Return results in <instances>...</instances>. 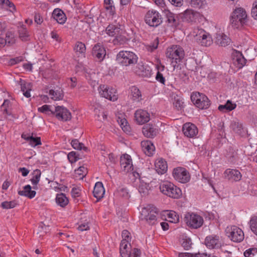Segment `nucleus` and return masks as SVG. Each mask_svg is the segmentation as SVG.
I'll list each match as a JSON object with an SVG mask.
<instances>
[{
	"label": "nucleus",
	"mask_w": 257,
	"mask_h": 257,
	"mask_svg": "<svg viewBox=\"0 0 257 257\" xmlns=\"http://www.w3.org/2000/svg\"><path fill=\"white\" fill-rule=\"evenodd\" d=\"M119 30L120 29L117 26L113 24H110L106 27L105 32L108 36L113 37L118 35Z\"/></svg>",
	"instance_id": "c9c22d12"
},
{
	"label": "nucleus",
	"mask_w": 257,
	"mask_h": 257,
	"mask_svg": "<svg viewBox=\"0 0 257 257\" xmlns=\"http://www.w3.org/2000/svg\"><path fill=\"white\" fill-rule=\"evenodd\" d=\"M93 193L94 196L97 199L103 197L105 193V190L102 182H97L95 183Z\"/></svg>",
	"instance_id": "cd10ccee"
},
{
	"label": "nucleus",
	"mask_w": 257,
	"mask_h": 257,
	"mask_svg": "<svg viewBox=\"0 0 257 257\" xmlns=\"http://www.w3.org/2000/svg\"><path fill=\"white\" fill-rule=\"evenodd\" d=\"M10 104V101L8 99H5L1 106V109L3 111V113L6 115L9 114L8 111V108Z\"/></svg>",
	"instance_id": "680f3d73"
},
{
	"label": "nucleus",
	"mask_w": 257,
	"mask_h": 257,
	"mask_svg": "<svg viewBox=\"0 0 257 257\" xmlns=\"http://www.w3.org/2000/svg\"><path fill=\"white\" fill-rule=\"evenodd\" d=\"M56 203L60 206L64 207L68 203V199L63 193L57 194L56 198Z\"/></svg>",
	"instance_id": "58836bf2"
},
{
	"label": "nucleus",
	"mask_w": 257,
	"mask_h": 257,
	"mask_svg": "<svg viewBox=\"0 0 257 257\" xmlns=\"http://www.w3.org/2000/svg\"><path fill=\"white\" fill-rule=\"evenodd\" d=\"M183 102L178 98H175L173 105L177 110H181L183 107Z\"/></svg>",
	"instance_id": "0e129e2a"
},
{
	"label": "nucleus",
	"mask_w": 257,
	"mask_h": 257,
	"mask_svg": "<svg viewBox=\"0 0 257 257\" xmlns=\"http://www.w3.org/2000/svg\"><path fill=\"white\" fill-rule=\"evenodd\" d=\"M149 184L140 180L138 191L142 195H146L149 191Z\"/></svg>",
	"instance_id": "de8ad7c7"
},
{
	"label": "nucleus",
	"mask_w": 257,
	"mask_h": 257,
	"mask_svg": "<svg viewBox=\"0 0 257 257\" xmlns=\"http://www.w3.org/2000/svg\"><path fill=\"white\" fill-rule=\"evenodd\" d=\"M67 158L71 163L76 162L79 159L76 153L73 151L70 152L68 154Z\"/></svg>",
	"instance_id": "13d9d810"
},
{
	"label": "nucleus",
	"mask_w": 257,
	"mask_h": 257,
	"mask_svg": "<svg viewBox=\"0 0 257 257\" xmlns=\"http://www.w3.org/2000/svg\"><path fill=\"white\" fill-rule=\"evenodd\" d=\"M50 105L45 104L38 108V111L46 114H52V110L50 108Z\"/></svg>",
	"instance_id": "052dcab7"
},
{
	"label": "nucleus",
	"mask_w": 257,
	"mask_h": 257,
	"mask_svg": "<svg viewBox=\"0 0 257 257\" xmlns=\"http://www.w3.org/2000/svg\"><path fill=\"white\" fill-rule=\"evenodd\" d=\"M92 54L98 61H101L103 60L106 55L105 48L100 43H97L92 48Z\"/></svg>",
	"instance_id": "f3484780"
},
{
	"label": "nucleus",
	"mask_w": 257,
	"mask_h": 257,
	"mask_svg": "<svg viewBox=\"0 0 257 257\" xmlns=\"http://www.w3.org/2000/svg\"><path fill=\"white\" fill-rule=\"evenodd\" d=\"M249 224L251 231L257 236V216H253L250 218Z\"/></svg>",
	"instance_id": "a18cd8bd"
},
{
	"label": "nucleus",
	"mask_w": 257,
	"mask_h": 257,
	"mask_svg": "<svg viewBox=\"0 0 257 257\" xmlns=\"http://www.w3.org/2000/svg\"><path fill=\"white\" fill-rule=\"evenodd\" d=\"M20 85L21 89L23 92V95L27 98L31 96L30 91L32 89V85L30 83L26 82L25 81L20 79Z\"/></svg>",
	"instance_id": "473e14b6"
},
{
	"label": "nucleus",
	"mask_w": 257,
	"mask_h": 257,
	"mask_svg": "<svg viewBox=\"0 0 257 257\" xmlns=\"http://www.w3.org/2000/svg\"><path fill=\"white\" fill-rule=\"evenodd\" d=\"M77 229L81 231H86L90 229L89 221L87 220L84 222L80 221Z\"/></svg>",
	"instance_id": "6e6d98bb"
},
{
	"label": "nucleus",
	"mask_w": 257,
	"mask_h": 257,
	"mask_svg": "<svg viewBox=\"0 0 257 257\" xmlns=\"http://www.w3.org/2000/svg\"><path fill=\"white\" fill-rule=\"evenodd\" d=\"M5 40H7V44L11 45L15 43V39L14 34L13 32L8 31L6 34Z\"/></svg>",
	"instance_id": "603ef678"
},
{
	"label": "nucleus",
	"mask_w": 257,
	"mask_h": 257,
	"mask_svg": "<svg viewBox=\"0 0 257 257\" xmlns=\"http://www.w3.org/2000/svg\"><path fill=\"white\" fill-rule=\"evenodd\" d=\"M246 61L240 52L235 51L233 53L232 63L238 69L242 68L245 65Z\"/></svg>",
	"instance_id": "a211bd4d"
},
{
	"label": "nucleus",
	"mask_w": 257,
	"mask_h": 257,
	"mask_svg": "<svg viewBox=\"0 0 257 257\" xmlns=\"http://www.w3.org/2000/svg\"><path fill=\"white\" fill-rule=\"evenodd\" d=\"M130 91L131 98L134 101L139 102L143 100L142 92L137 86H132Z\"/></svg>",
	"instance_id": "7c9ffc66"
},
{
	"label": "nucleus",
	"mask_w": 257,
	"mask_h": 257,
	"mask_svg": "<svg viewBox=\"0 0 257 257\" xmlns=\"http://www.w3.org/2000/svg\"><path fill=\"white\" fill-rule=\"evenodd\" d=\"M87 169L84 166H81L75 170V177L82 179L87 174Z\"/></svg>",
	"instance_id": "ea45409f"
},
{
	"label": "nucleus",
	"mask_w": 257,
	"mask_h": 257,
	"mask_svg": "<svg viewBox=\"0 0 257 257\" xmlns=\"http://www.w3.org/2000/svg\"><path fill=\"white\" fill-rule=\"evenodd\" d=\"M17 205V203L15 201H4L1 204V207L3 209H8L13 208Z\"/></svg>",
	"instance_id": "5fc2aeb1"
},
{
	"label": "nucleus",
	"mask_w": 257,
	"mask_h": 257,
	"mask_svg": "<svg viewBox=\"0 0 257 257\" xmlns=\"http://www.w3.org/2000/svg\"><path fill=\"white\" fill-rule=\"evenodd\" d=\"M191 99L196 107L201 109H207L210 104L208 97L198 92H193L191 95Z\"/></svg>",
	"instance_id": "0eeeda50"
},
{
	"label": "nucleus",
	"mask_w": 257,
	"mask_h": 257,
	"mask_svg": "<svg viewBox=\"0 0 257 257\" xmlns=\"http://www.w3.org/2000/svg\"><path fill=\"white\" fill-rule=\"evenodd\" d=\"M141 144L142 151L146 155L151 156L153 155L155 148L153 144L150 141H143Z\"/></svg>",
	"instance_id": "bb28decb"
},
{
	"label": "nucleus",
	"mask_w": 257,
	"mask_h": 257,
	"mask_svg": "<svg viewBox=\"0 0 257 257\" xmlns=\"http://www.w3.org/2000/svg\"><path fill=\"white\" fill-rule=\"evenodd\" d=\"M142 132L145 137L153 138L158 134L159 129L155 125L149 123L143 126Z\"/></svg>",
	"instance_id": "6ab92c4d"
},
{
	"label": "nucleus",
	"mask_w": 257,
	"mask_h": 257,
	"mask_svg": "<svg viewBox=\"0 0 257 257\" xmlns=\"http://www.w3.org/2000/svg\"><path fill=\"white\" fill-rule=\"evenodd\" d=\"M125 116L124 113H119L116 114V119L122 130L126 133H128L131 132V127Z\"/></svg>",
	"instance_id": "393cba45"
},
{
	"label": "nucleus",
	"mask_w": 257,
	"mask_h": 257,
	"mask_svg": "<svg viewBox=\"0 0 257 257\" xmlns=\"http://www.w3.org/2000/svg\"><path fill=\"white\" fill-rule=\"evenodd\" d=\"M205 244L209 248H217L221 246V241L219 236L210 235L206 237Z\"/></svg>",
	"instance_id": "4468645a"
},
{
	"label": "nucleus",
	"mask_w": 257,
	"mask_h": 257,
	"mask_svg": "<svg viewBox=\"0 0 257 257\" xmlns=\"http://www.w3.org/2000/svg\"><path fill=\"white\" fill-rule=\"evenodd\" d=\"M32 187L30 185H27L23 187V190L18 192L19 195L27 197L30 199L33 198L36 192L34 190H32Z\"/></svg>",
	"instance_id": "2f4dec72"
},
{
	"label": "nucleus",
	"mask_w": 257,
	"mask_h": 257,
	"mask_svg": "<svg viewBox=\"0 0 257 257\" xmlns=\"http://www.w3.org/2000/svg\"><path fill=\"white\" fill-rule=\"evenodd\" d=\"M230 128L235 133L240 134L242 129V125L237 120H233L230 125Z\"/></svg>",
	"instance_id": "79ce46f5"
},
{
	"label": "nucleus",
	"mask_w": 257,
	"mask_h": 257,
	"mask_svg": "<svg viewBox=\"0 0 257 257\" xmlns=\"http://www.w3.org/2000/svg\"><path fill=\"white\" fill-rule=\"evenodd\" d=\"M172 176L176 181L181 183H186L190 180L189 172L182 167L175 168L172 171Z\"/></svg>",
	"instance_id": "9d476101"
},
{
	"label": "nucleus",
	"mask_w": 257,
	"mask_h": 257,
	"mask_svg": "<svg viewBox=\"0 0 257 257\" xmlns=\"http://www.w3.org/2000/svg\"><path fill=\"white\" fill-rule=\"evenodd\" d=\"M225 179L232 181H238L242 177L240 172L236 169H227L224 172Z\"/></svg>",
	"instance_id": "aec40b11"
},
{
	"label": "nucleus",
	"mask_w": 257,
	"mask_h": 257,
	"mask_svg": "<svg viewBox=\"0 0 257 257\" xmlns=\"http://www.w3.org/2000/svg\"><path fill=\"white\" fill-rule=\"evenodd\" d=\"M81 195V189L79 187H73L71 190V195L73 198H77Z\"/></svg>",
	"instance_id": "338daca9"
},
{
	"label": "nucleus",
	"mask_w": 257,
	"mask_h": 257,
	"mask_svg": "<svg viewBox=\"0 0 257 257\" xmlns=\"http://www.w3.org/2000/svg\"><path fill=\"white\" fill-rule=\"evenodd\" d=\"M190 4L195 8L203 9L206 5V2L205 0H191Z\"/></svg>",
	"instance_id": "49530a36"
},
{
	"label": "nucleus",
	"mask_w": 257,
	"mask_h": 257,
	"mask_svg": "<svg viewBox=\"0 0 257 257\" xmlns=\"http://www.w3.org/2000/svg\"><path fill=\"white\" fill-rule=\"evenodd\" d=\"M116 193L122 197L127 198L128 197V193L126 188L123 187H119L116 192Z\"/></svg>",
	"instance_id": "4d7b16f0"
},
{
	"label": "nucleus",
	"mask_w": 257,
	"mask_h": 257,
	"mask_svg": "<svg viewBox=\"0 0 257 257\" xmlns=\"http://www.w3.org/2000/svg\"><path fill=\"white\" fill-rule=\"evenodd\" d=\"M52 17L59 24H63L66 20V17L64 12L60 9H55L52 13Z\"/></svg>",
	"instance_id": "c85d7f7f"
},
{
	"label": "nucleus",
	"mask_w": 257,
	"mask_h": 257,
	"mask_svg": "<svg viewBox=\"0 0 257 257\" xmlns=\"http://www.w3.org/2000/svg\"><path fill=\"white\" fill-rule=\"evenodd\" d=\"M71 144L72 147L75 150H83L85 152H87L88 150L87 148L85 147L83 144L80 143L77 139H74L72 140Z\"/></svg>",
	"instance_id": "c03bdc74"
},
{
	"label": "nucleus",
	"mask_w": 257,
	"mask_h": 257,
	"mask_svg": "<svg viewBox=\"0 0 257 257\" xmlns=\"http://www.w3.org/2000/svg\"><path fill=\"white\" fill-rule=\"evenodd\" d=\"M184 221L188 227L197 229L202 226L204 220L202 216L196 213L188 212L185 215Z\"/></svg>",
	"instance_id": "423d86ee"
},
{
	"label": "nucleus",
	"mask_w": 257,
	"mask_h": 257,
	"mask_svg": "<svg viewBox=\"0 0 257 257\" xmlns=\"http://www.w3.org/2000/svg\"><path fill=\"white\" fill-rule=\"evenodd\" d=\"M19 37L23 41L30 40V35L26 27L23 25L19 29Z\"/></svg>",
	"instance_id": "4c0bfd02"
},
{
	"label": "nucleus",
	"mask_w": 257,
	"mask_h": 257,
	"mask_svg": "<svg viewBox=\"0 0 257 257\" xmlns=\"http://www.w3.org/2000/svg\"><path fill=\"white\" fill-rule=\"evenodd\" d=\"M159 188L163 194L173 199H179L182 195L181 190L170 181L161 182Z\"/></svg>",
	"instance_id": "7ed1b4c3"
},
{
	"label": "nucleus",
	"mask_w": 257,
	"mask_h": 257,
	"mask_svg": "<svg viewBox=\"0 0 257 257\" xmlns=\"http://www.w3.org/2000/svg\"><path fill=\"white\" fill-rule=\"evenodd\" d=\"M4 6L7 7L9 8V11L14 13L16 11V7L13 3L10 1L9 0H1V3Z\"/></svg>",
	"instance_id": "864d4df0"
},
{
	"label": "nucleus",
	"mask_w": 257,
	"mask_h": 257,
	"mask_svg": "<svg viewBox=\"0 0 257 257\" xmlns=\"http://www.w3.org/2000/svg\"><path fill=\"white\" fill-rule=\"evenodd\" d=\"M52 114H54L58 120L63 121L69 120L71 118L70 112L63 106H56L55 111H52Z\"/></svg>",
	"instance_id": "f8f14e48"
},
{
	"label": "nucleus",
	"mask_w": 257,
	"mask_h": 257,
	"mask_svg": "<svg viewBox=\"0 0 257 257\" xmlns=\"http://www.w3.org/2000/svg\"><path fill=\"white\" fill-rule=\"evenodd\" d=\"M135 119L138 124H143L150 120V115L147 110L139 109L135 113Z\"/></svg>",
	"instance_id": "ddd939ff"
},
{
	"label": "nucleus",
	"mask_w": 257,
	"mask_h": 257,
	"mask_svg": "<svg viewBox=\"0 0 257 257\" xmlns=\"http://www.w3.org/2000/svg\"><path fill=\"white\" fill-rule=\"evenodd\" d=\"M166 54L167 57L170 59L174 68H175L184 58L185 53L180 46L172 45L167 49Z\"/></svg>",
	"instance_id": "f03ea898"
},
{
	"label": "nucleus",
	"mask_w": 257,
	"mask_h": 257,
	"mask_svg": "<svg viewBox=\"0 0 257 257\" xmlns=\"http://www.w3.org/2000/svg\"><path fill=\"white\" fill-rule=\"evenodd\" d=\"M131 245L128 240L122 239L119 246V252L121 257H130Z\"/></svg>",
	"instance_id": "5701e85b"
},
{
	"label": "nucleus",
	"mask_w": 257,
	"mask_h": 257,
	"mask_svg": "<svg viewBox=\"0 0 257 257\" xmlns=\"http://www.w3.org/2000/svg\"><path fill=\"white\" fill-rule=\"evenodd\" d=\"M236 104L234 103H232L230 100H227L226 103L224 105H220L218 106V109L223 112H226L230 111L235 108Z\"/></svg>",
	"instance_id": "f704fd0d"
},
{
	"label": "nucleus",
	"mask_w": 257,
	"mask_h": 257,
	"mask_svg": "<svg viewBox=\"0 0 257 257\" xmlns=\"http://www.w3.org/2000/svg\"><path fill=\"white\" fill-rule=\"evenodd\" d=\"M226 235L233 241L240 242L244 239V233L238 227L232 225L227 226L225 229Z\"/></svg>",
	"instance_id": "6e6552de"
},
{
	"label": "nucleus",
	"mask_w": 257,
	"mask_h": 257,
	"mask_svg": "<svg viewBox=\"0 0 257 257\" xmlns=\"http://www.w3.org/2000/svg\"><path fill=\"white\" fill-rule=\"evenodd\" d=\"M138 56L133 52L121 51L116 56L117 63L124 66H128L137 63Z\"/></svg>",
	"instance_id": "39448f33"
},
{
	"label": "nucleus",
	"mask_w": 257,
	"mask_h": 257,
	"mask_svg": "<svg viewBox=\"0 0 257 257\" xmlns=\"http://www.w3.org/2000/svg\"><path fill=\"white\" fill-rule=\"evenodd\" d=\"M198 35L200 36L201 39H199L201 45L203 46H209L212 43V39L208 33L205 32L202 29H198ZM198 34H196V36Z\"/></svg>",
	"instance_id": "a878e982"
},
{
	"label": "nucleus",
	"mask_w": 257,
	"mask_h": 257,
	"mask_svg": "<svg viewBox=\"0 0 257 257\" xmlns=\"http://www.w3.org/2000/svg\"><path fill=\"white\" fill-rule=\"evenodd\" d=\"M192 244L191 240L190 238H184L182 240V245L186 250H188L190 248Z\"/></svg>",
	"instance_id": "e2e57ef3"
},
{
	"label": "nucleus",
	"mask_w": 257,
	"mask_h": 257,
	"mask_svg": "<svg viewBox=\"0 0 257 257\" xmlns=\"http://www.w3.org/2000/svg\"><path fill=\"white\" fill-rule=\"evenodd\" d=\"M100 96L110 101H114L118 98L116 90L105 85H100L98 88Z\"/></svg>",
	"instance_id": "9b49d317"
},
{
	"label": "nucleus",
	"mask_w": 257,
	"mask_h": 257,
	"mask_svg": "<svg viewBox=\"0 0 257 257\" xmlns=\"http://www.w3.org/2000/svg\"><path fill=\"white\" fill-rule=\"evenodd\" d=\"M125 38L121 36H116L115 38L113 40V43L114 45H121L124 43Z\"/></svg>",
	"instance_id": "69168bd1"
},
{
	"label": "nucleus",
	"mask_w": 257,
	"mask_h": 257,
	"mask_svg": "<svg viewBox=\"0 0 257 257\" xmlns=\"http://www.w3.org/2000/svg\"><path fill=\"white\" fill-rule=\"evenodd\" d=\"M135 72L137 75L143 77H150L152 75V70L150 68L140 63L136 66Z\"/></svg>",
	"instance_id": "412c9836"
},
{
	"label": "nucleus",
	"mask_w": 257,
	"mask_h": 257,
	"mask_svg": "<svg viewBox=\"0 0 257 257\" xmlns=\"http://www.w3.org/2000/svg\"><path fill=\"white\" fill-rule=\"evenodd\" d=\"M104 4L105 8L107 11H109L111 15H113L115 13V7L113 5L112 0H104Z\"/></svg>",
	"instance_id": "09e8293b"
},
{
	"label": "nucleus",
	"mask_w": 257,
	"mask_h": 257,
	"mask_svg": "<svg viewBox=\"0 0 257 257\" xmlns=\"http://www.w3.org/2000/svg\"><path fill=\"white\" fill-rule=\"evenodd\" d=\"M182 131L186 137L190 138L195 137L198 133L196 126L191 122L185 123L183 126Z\"/></svg>",
	"instance_id": "dca6fc26"
},
{
	"label": "nucleus",
	"mask_w": 257,
	"mask_h": 257,
	"mask_svg": "<svg viewBox=\"0 0 257 257\" xmlns=\"http://www.w3.org/2000/svg\"><path fill=\"white\" fill-rule=\"evenodd\" d=\"M247 14L242 8L235 9L230 17V24L234 29H239L247 23Z\"/></svg>",
	"instance_id": "f257e3e1"
},
{
	"label": "nucleus",
	"mask_w": 257,
	"mask_h": 257,
	"mask_svg": "<svg viewBox=\"0 0 257 257\" xmlns=\"http://www.w3.org/2000/svg\"><path fill=\"white\" fill-rule=\"evenodd\" d=\"M22 138L27 141L30 145L32 147L41 145V138L40 137L34 138L33 136H28L26 134H22Z\"/></svg>",
	"instance_id": "72a5a7b5"
},
{
	"label": "nucleus",
	"mask_w": 257,
	"mask_h": 257,
	"mask_svg": "<svg viewBox=\"0 0 257 257\" xmlns=\"http://www.w3.org/2000/svg\"><path fill=\"white\" fill-rule=\"evenodd\" d=\"M33 177L31 179L30 181L34 186L33 188L35 189H37V185L39 183L40 180V177L41 175V171L39 169H36L33 172Z\"/></svg>",
	"instance_id": "e433bc0d"
},
{
	"label": "nucleus",
	"mask_w": 257,
	"mask_h": 257,
	"mask_svg": "<svg viewBox=\"0 0 257 257\" xmlns=\"http://www.w3.org/2000/svg\"><path fill=\"white\" fill-rule=\"evenodd\" d=\"M257 253L256 248H250L244 252V255L245 257H253Z\"/></svg>",
	"instance_id": "bf43d9fd"
},
{
	"label": "nucleus",
	"mask_w": 257,
	"mask_h": 257,
	"mask_svg": "<svg viewBox=\"0 0 257 257\" xmlns=\"http://www.w3.org/2000/svg\"><path fill=\"white\" fill-rule=\"evenodd\" d=\"M49 94L51 98L54 100H61L63 97V95L62 93V90H50L49 91Z\"/></svg>",
	"instance_id": "37998d69"
},
{
	"label": "nucleus",
	"mask_w": 257,
	"mask_h": 257,
	"mask_svg": "<svg viewBox=\"0 0 257 257\" xmlns=\"http://www.w3.org/2000/svg\"><path fill=\"white\" fill-rule=\"evenodd\" d=\"M74 50L79 54H84L86 51L85 44L81 42H77L75 45Z\"/></svg>",
	"instance_id": "3c124183"
},
{
	"label": "nucleus",
	"mask_w": 257,
	"mask_h": 257,
	"mask_svg": "<svg viewBox=\"0 0 257 257\" xmlns=\"http://www.w3.org/2000/svg\"><path fill=\"white\" fill-rule=\"evenodd\" d=\"M145 21L150 26L157 27L162 22V16L158 11L151 10L146 13Z\"/></svg>",
	"instance_id": "1a4fd4ad"
},
{
	"label": "nucleus",
	"mask_w": 257,
	"mask_h": 257,
	"mask_svg": "<svg viewBox=\"0 0 257 257\" xmlns=\"http://www.w3.org/2000/svg\"><path fill=\"white\" fill-rule=\"evenodd\" d=\"M251 16L255 20H257V0L253 4L251 9Z\"/></svg>",
	"instance_id": "774afa93"
},
{
	"label": "nucleus",
	"mask_w": 257,
	"mask_h": 257,
	"mask_svg": "<svg viewBox=\"0 0 257 257\" xmlns=\"http://www.w3.org/2000/svg\"><path fill=\"white\" fill-rule=\"evenodd\" d=\"M159 211L155 207L148 206L142 208L140 218L145 220L149 224L153 225L158 223Z\"/></svg>",
	"instance_id": "20e7f679"
},
{
	"label": "nucleus",
	"mask_w": 257,
	"mask_h": 257,
	"mask_svg": "<svg viewBox=\"0 0 257 257\" xmlns=\"http://www.w3.org/2000/svg\"><path fill=\"white\" fill-rule=\"evenodd\" d=\"M155 169L159 174H165L168 170L167 162L162 158L157 159L155 163Z\"/></svg>",
	"instance_id": "b1692460"
},
{
	"label": "nucleus",
	"mask_w": 257,
	"mask_h": 257,
	"mask_svg": "<svg viewBox=\"0 0 257 257\" xmlns=\"http://www.w3.org/2000/svg\"><path fill=\"white\" fill-rule=\"evenodd\" d=\"M168 221L171 223H177L179 221V217L176 212L171 211L167 213Z\"/></svg>",
	"instance_id": "8fccbe9b"
},
{
	"label": "nucleus",
	"mask_w": 257,
	"mask_h": 257,
	"mask_svg": "<svg viewBox=\"0 0 257 257\" xmlns=\"http://www.w3.org/2000/svg\"><path fill=\"white\" fill-rule=\"evenodd\" d=\"M120 163L121 170L125 172H130L133 170V165L131 157L124 154L120 157Z\"/></svg>",
	"instance_id": "2eb2a0df"
},
{
	"label": "nucleus",
	"mask_w": 257,
	"mask_h": 257,
	"mask_svg": "<svg viewBox=\"0 0 257 257\" xmlns=\"http://www.w3.org/2000/svg\"><path fill=\"white\" fill-rule=\"evenodd\" d=\"M164 12L167 19L168 23L172 26H175L176 24L175 15L168 10H165Z\"/></svg>",
	"instance_id": "a19ab883"
},
{
	"label": "nucleus",
	"mask_w": 257,
	"mask_h": 257,
	"mask_svg": "<svg viewBox=\"0 0 257 257\" xmlns=\"http://www.w3.org/2000/svg\"><path fill=\"white\" fill-rule=\"evenodd\" d=\"M199 15V13L191 9H187L183 14L182 19L183 21L189 23L193 22L196 21Z\"/></svg>",
	"instance_id": "4be33fe9"
},
{
	"label": "nucleus",
	"mask_w": 257,
	"mask_h": 257,
	"mask_svg": "<svg viewBox=\"0 0 257 257\" xmlns=\"http://www.w3.org/2000/svg\"><path fill=\"white\" fill-rule=\"evenodd\" d=\"M230 39L226 35L222 33L217 34L216 37V43L217 45L225 47L230 44Z\"/></svg>",
	"instance_id": "c756f323"
}]
</instances>
